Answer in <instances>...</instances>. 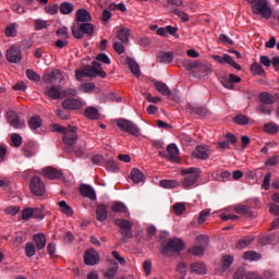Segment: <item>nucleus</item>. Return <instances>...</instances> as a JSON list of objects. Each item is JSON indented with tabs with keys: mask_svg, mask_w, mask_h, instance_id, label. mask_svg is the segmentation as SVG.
I'll return each instance as SVG.
<instances>
[{
	"mask_svg": "<svg viewBox=\"0 0 279 279\" xmlns=\"http://www.w3.org/2000/svg\"><path fill=\"white\" fill-rule=\"evenodd\" d=\"M181 175H184L181 186L186 191H191V189L197 186V182H199V179L202 178V170L193 167L181 169Z\"/></svg>",
	"mask_w": 279,
	"mask_h": 279,
	"instance_id": "obj_1",
	"label": "nucleus"
},
{
	"mask_svg": "<svg viewBox=\"0 0 279 279\" xmlns=\"http://www.w3.org/2000/svg\"><path fill=\"white\" fill-rule=\"evenodd\" d=\"M250 3L253 14L256 16H262V19L269 20L274 14L271 9V3L269 0H245Z\"/></svg>",
	"mask_w": 279,
	"mask_h": 279,
	"instance_id": "obj_2",
	"label": "nucleus"
},
{
	"mask_svg": "<svg viewBox=\"0 0 279 279\" xmlns=\"http://www.w3.org/2000/svg\"><path fill=\"white\" fill-rule=\"evenodd\" d=\"M52 131L59 132V134H63L64 145L72 146L77 143V128L75 126L64 128L59 124H53Z\"/></svg>",
	"mask_w": 279,
	"mask_h": 279,
	"instance_id": "obj_3",
	"label": "nucleus"
},
{
	"mask_svg": "<svg viewBox=\"0 0 279 279\" xmlns=\"http://www.w3.org/2000/svg\"><path fill=\"white\" fill-rule=\"evenodd\" d=\"M117 125L120 128L121 132H124L125 134L136 136L137 138L141 136V128L128 119H118Z\"/></svg>",
	"mask_w": 279,
	"mask_h": 279,
	"instance_id": "obj_4",
	"label": "nucleus"
},
{
	"mask_svg": "<svg viewBox=\"0 0 279 279\" xmlns=\"http://www.w3.org/2000/svg\"><path fill=\"white\" fill-rule=\"evenodd\" d=\"M114 223L120 228V233L122 234V243H125L128 239H132V221L125 220L123 218H118L114 220Z\"/></svg>",
	"mask_w": 279,
	"mask_h": 279,
	"instance_id": "obj_5",
	"label": "nucleus"
},
{
	"mask_svg": "<svg viewBox=\"0 0 279 279\" xmlns=\"http://www.w3.org/2000/svg\"><path fill=\"white\" fill-rule=\"evenodd\" d=\"M85 71V77H97L99 75L100 77H106V71L101 69V63L94 61L90 65H87L84 68Z\"/></svg>",
	"mask_w": 279,
	"mask_h": 279,
	"instance_id": "obj_6",
	"label": "nucleus"
},
{
	"mask_svg": "<svg viewBox=\"0 0 279 279\" xmlns=\"http://www.w3.org/2000/svg\"><path fill=\"white\" fill-rule=\"evenodd\" d=\"M7 60L11 62V64H21L23 60V52H21V48L17 46H12L7 50Z\"/></svg>",
	"mask_w": 279,
	"mask_h": 279,
	"instance_id": "obj_7",
	"label": "nucleus"
},
{
	"mask_svg": "<svg viewBox=\"0 0 279 279\" xmlns=\"http://www.w3.org/2000/svg\"><path fill=\"white\" fill-rule=\"evenodd\" d=\"M29 186L33 195H36L37 197H43V195H45V182H43V179L39 177H34L31 180Z\"/></svg>",
	"mask_w": 279,
	"mask_h": 279,
	"instance_id": "obj_8",
	"label": "nucleus"
},
{
	"mask_svg": "<svg viewBox=\"0 0 279 279\" xmlns=\"http://www.w3.org/2000/svg\"><path fill=\"white\" fill-rule=\"evenodd\" d=\"M7 121L15 130H23L25 128V121L21 120L19 114L12 110L7 112Z\"/></svg>",
	"mask_w": 279,
	"mask_h": 279,
	"instance_id": "obj_9",
	"label": "nucleus"
},
{
	"mask_svg": "<svg viewBox=\"0 0 279 279\" xmlns=\"http://www.w3.org/2000/svg\"><path fill=\"white\" fill-rule=\"evenodd\" d=\"M211 58L215 60V62H218V64H230V66L235 69V71H241V65L236 63V61L232 60L230 54H223V57L214 54Z\"/></svg>",
	"mask_w": 279,
	"mask_h": 279,
	"instance_id": "obj_10",
	"label": "nucleus"
},
{
	"mask_svg": "<svg viewBox=\"0 0 279 279\" xmlns=\"http://www.w3.org/2000/svg\"><path fill=\"white\" fill-rule=\"evenodd\" d=\"M44 95L49 97V99L58 100L64 97V92L60 86H48L44 89Z\"/></svg>",
	"mask_w": 279,
	"mask_h": 279,
	"instance_id": "obj_11",
	"label": "nucleus"
},
{
	"mask_svg": "<svg viewBox=\"0 0 279 279\" xmlns=\"http://www.w3.org/2000/svg\"><path fill=\"white\" fill-rule=\"evenodd\" d=\"M182 250H184V242L178 238H174L168 241L162 254H165V252H182Z\"/></svg>",
	"mask_w": 279,
	"mask_h": 279,
	"instance_id": "obj_12",
	"label": "nucleus"
},
{
	"mask_svg": "<svg viewBox=\"0 0 279 279\" xmlns=\"http://www.w3.org/2000/svg\"><path fill=\"white\" fill-rule=\"evenodd\" d=\"M64 110H80L86 106L85 101H82L80 99H66L62 104Z\"/></svg>",
	"mask_w": 279,
	"mask_h": 279,
	"instance_id": "obj_13",
	"label": "nucleus"
},
{
	"mask_svg": "<svg viewBox=\"0 0 279 279\" xmlns=\"http://www.w3.org/2000/svg\"><path fill=\"white\" fill-rule=\"evenodd\" d=\"M194 158H198V160H207L208 156H210V149L208 146L198 145L193 151Z\"/></svg>",
	"mask_w": 279,
	"mask_h": 279,
	"instance_id": "obj_14",
	"label": "nucleus"
},
{
	"mask_svg": "<svg viewBox=\"0 0 279 279\" xmlns=\"http://www.w3.org/2000/svg\"><path fill=\"white\" fill-rule=\"evenodd\" d=\"M85 265H97L99 263V253L95 250H88L84 255Z\"/></svg>",
	"mask_w": 279,
	"mask_h": 279,
	"instance_id": "obj_15",
	"label": "nucleus"
},
{
	"mask_svg": "<svg viewBox=\"0 0 279 279\" xmlns=\"http://www.w3.org/2000/svg\"><path fill=\"white\" fill-rule=\"evenodd\" d=\"M240 82L241 78L234 74H230L229 77L221 78L222 86L229 90H232V88H234V84H239Z\"/></svg>",
	"mask_w": 279,
	"mask_h": 279,
	"instance_id": "obj_16",
	"label": "nucleus"
},
{
	"mask_svg": "<svg viewBox=\"0 0 279 279\" xmlns=\"http://www.w3.org/2000/svg\"><path fill=\"white\" fill-rule=\"evenodd\" d=\"M43 173L45 178H48V180H60L62 178V171L58 170L53 167H47L43 170Z\"/></svg>",
	"mask_w": 279,
	"mask_h": 279,
	"instance_id": "obj_17",
	"label": "nucleus"
},
{
	"mask_svg": "<svg viewBox=\"0 0 279 279\" xmlns=\"http://www.w3.org/2000/svg\"><path fill=\"white\" fill-rule=\"evenodd\" d=\"M80 191L83 197H87L88 199H92V202H95V199H97V194L95 193V189H93V186L82 184Z\"/></svg>",
	"mask_w": 279,
	"mask_h": 279,
	"instance_id": "obj_18",
	"label": "nucleus"
},
{
	"mask_svg": "<svg viewBox=\"0 0 279 279\" xmlns=\"http://www.w3.org/2000/svg\"><path fill=\"white\" fill-rule=\"evenodd\" d=\"M76 21L78 23H90L93 21V16L90 15V12L86 9H78L76 11Z\"/></svg>",
	"mask_w": 279,
	"mask_h": 279,
	"instance_id": "obj_19",
	"label": "nucleus"
},
{
	"mask_svg": "<svg viewBox=\"0 0 279 279\" xmlns=\"http://www.w3.org/2000/svg\"><path fill=\"white\" fill-rule=\"evenodd\" d=\"M175 59V56L173 51H168V52H159L157 60L158 62H161V64H171L173 60Z\"/></svg>",
	"mask_w": 279,
	"mask_h": 279,
	"instance_id": "obj_20",
	"label": "nucleus"
},
{
	"mask_svg": "<svg viewBox=\"0 0 279 279\" xmlns=\"http://www.w3.org/2000/svg\"><path fill=\"white\" fill-rule=\"evenodd\" d=\"M111 210L113 213H119L120 215H124V217H130V210H128V206L122 202H114L111 206Z\"/></svg>",
	"mask_w": 279,
	"mask_h": 279,
	"instance_id": "obj_21",
	"label": "nucleus"
},
{
	"mask_svg": "<svg viewBox=\"0 0 279 279\" xmlns=\"http://www.w3.org/2000/svg\"><path fill=\"white\" fill-rule=\"evenodd\" d=\"M117 38L122 43H130V28L125 26L117 27Z\"/></svg>",
	"mask_w": 279,
	"mask_h": 279,
	"instance_id": "obj_22",
	"label": "nucleus"
},
{
	"mask_svg": "<svg viewBox=\"0 0 279 279\" xmlns=\"http://www.w3.org/2000/svg\"><path fill=\"white\" fill-rule=\"evenodd\" d=\"M130 178L134 184H141V182H145V173H143V171H141L138 168L131 170Z\"/></svg>",
	"mask_w": 279,
	"mask_h": 279,
	"instance_id": "obj_23",
	"label": "nucleus"
},
{
	"mask_svg": "<svg viewBox=\"0 0 279 279\" xmlns=\"http://www.w3.org/2000/svg\"><path fill=\"white\" fill-rule=\"evenodd\" d=\"M167 151L168 160H172V162H178V156H180V149H178V146L175 144H170L167 147Z\"/></svg>",
	"mask_w": 279,
	"mask_h": 279,
	"instance_id": "obj_24",
	"label": "nucleus"
},
{
	"mask_svg": "<svg viewBox=\"0 0 279 279\" xmlns=\"http://www.w3.org/2000/svg\"><path fill=\"white\" fill-rule=\"evenodd\" d=\"M96 219L97 221H106L108 219V207L106 205L104 204L97 205Z\"/></svg>",
	"mask_w": 279,
	"mask_h": 279,
	"instance_id": "obj_25",
	"label": "nucleus"
},
{
	"mask_svg": "<svg viewBox=\"0 0 279 279\" xmlns=\"http://www.w3.org/2000/svg\"><path fill=\"white\" fill-rule=\"evenodd\" d=\"M33 241L35 242L37 250H45V247H47V236L45 233L35 234Z\"/></svg>",
	"mask_w": 279,
	"mask_h": 279,
	"instance_id": "obj_26",
	"label": "nucleus"
},
{
	"mask_svg": "<svg viewBox=\"0 0 279 279\" xmlns=\"http://www.w3.org/2000/svg\"><path fill=\"white\" fill-rule=\"evenodd\" d=\"M58 77H60V71L52 70L51 72H46L44 74L43 82H45V84H53Z\"/></svg>",
	"mask_w": 279,
	"mask_h": 279,
	"instance_id": "obj_27",
	"label": "nucleus"
},
{
	"mask_svg": "<svg viewBox=\"0 0 279 279\" xmlns=\"http://www.w3.org/2000/svg\"><path fill=\"white\" fill-rule=\"evenodd\" d=\"M232 263H234V257L232 255H225L221 259L220 265V274H223V271H228L229 267H232Z\"/></svg>",
	"mask_w": 279,
	"mask_h": 279,
	"instance_id": "obj_28",
	"label": "nucleus"
},
{
	"mask_svg": "<svg viewBox=\"0 0 279 279\" xmlns=\"http://www.w3.org/2000/svg\"><path fill=\"white\" fill-rule=\"evenodd\" d=\"M154 84H155V88H156V90H158V93H160L165 97H170L171 89L169 88V86H167V84H165L160 81H155Z\"/></svg>",
	"mask_w": 279,
	"mask_h": 279,
	"instance_id": "obj_29",
	"label": "nucleus"
},
{
	"mask_svg": "<svg viewBox=\"0 0 279 279\" xmlns=\"http://www.w3.org/2000/svg\"><path fill=\"white\" fill-rule=\"evenodd\" d=\"M38 151V146L34 142H28L24 147V156L32 158Z\"/></svg>",
	"mask_w": 279,
	"mask_h": 279,
	"instance_id": "obj_30",
	"label": "nucleus"
},
{
	"mask_svg": "<svg viewBox=\"0 0 279 279\" xmlns=\"http://www.w3.org/2000/svg\"><path fill=\"white\" fill-rule=\"evenodd\" d=\"M58 206L60 207V210L63 215H65L66 217H73V208H71V206H69V204L65 201H60L58 203Z\"/></svg>",
	"mask_w": 279,
	"mask_h": 279,
	"instance_id": "obj_31",
	"label": "nucleus"
},
{
	"mask_svg": "<svg viewBox=\"0 0 279 279\" xmlns=\"http://www.w3.org/2000/svg\"><path fill=\"white\" fill-rule=\"evenodd\" d=\"M191 271L192 274H199L201 276H204L207 271V268L204 263H194L191 265Z\"/></svg>",
	"mask_w": 279,
	"mask_h": 279,
	"instance_id": "obj_32",
	"label": "nucleus"
},
{
	"mask_svg": "<svg viewBox=\"0 0 279 279\" xmlns=\"http://www.w3.org/2000/svg\"><path fill=\"white\" fill-rule=\"evenodd\" d=\"M180 63L186 71H195V69H198L199 66V62L191 61L189 59H183L180 61Z\"/></svg>",
	"mask_w": 279,
	"mask_h": 279,
	"instance_id": "obj_33",
	"label": "nucleus"
},
{
	"mask_svg": "<svg viewBox=\"0 0 279 279\" xmlns=\"http://www.w3.org/2000/svg\"><path fill=\"white\" fill-rule=\"evenodd\" d=\"M110 264L111 267L104 272L105 278H113L114 276H117V271H119V264L117 262L110 260Z\"/></svg>",
	"mask_w": 279,
	"mask_h": 279,
	"instance_id": "obj_34",
	"label": "nucleus"
},
{
	"mask_svg": "<svg viewBox=\"0 0 279 279\" xmlns=\"http://www.w3.org/2000/svg\"><path fill=\"white\" fill-rule=\"evenodd\" d=\"M85 117L92 119V121H97L99 119V110L95 107H88L85 110Z\"/></svg>",
	"mask_w": 279,
	"mask_h": 279,
	"instance_id": "obj_35",
	"label": "nucleus"
},
{
	"mask_svg": "<svg viewBox=\"0 0 279 279\" xmlns=\"http://www.w3.org/2000/svg\"><path fill=\"white\" fill-rule=\"evenodd\" d=\"M73 10H75V5H73L71 2H62L59 7V12L64 15L71 14Z\"/></svg>",
	"mask_w": 279,
	"mask_h": 279,
	"instance_id": "obj_36",
	"label": "nucleus"
},
{
	"mask_svg": "<svg viewBox=\"0 0 279 279\" xmlns=\"http://www.w3.org/2000/svg\"><path fill=\"white\" fill-rule=\"evenodd\" d=\"M16 29H19V24L16 23L9 24L5 28V36L8 38H14L17 34Z\"/></svg>",
	"mask_w": 279,
	"mask_h": 279,
	"instance_id": "obj_37",
	"label": "nucleus"
},
{
	"mask_svg": "<svg viewBox=\"0 0 279 279\" xmlns=\"http://www.w3.org/2000/svg\"><path fill=\"white\" fill-rule=\"evenodd\" d=\"M160 186L162 189H178L180 186V183L178 180H161Z\"/></svg>",
	"mask_w": 279,
	"mask_h": 279,
	"instance_id": "obj_38",
	"label": "nucleus"
},
{
	"mask_svg": "<svg viewBox=\"0 0 279 279\" xmlns=\"http://www.w3.org/2000/svg\"><path fill=\"white\" fill-rule=\"evenodd\" d=\"M28 125L31 130H38V128L43 125V119H40L38 116H34L29 119Z\"/></svg>",
	"mask_w": 279,
	"mask_h": 279,
	"instance_id": "obj_39",
	"label": "nucleus"
},
{
	"mask_svg": "<svg viewBox=\"0 0 279 279\" xmlns=\"http://www.w3.org/2000/svg\"><path fill=\"white\" fill-rule=\"evenodd\" d=\"M259 100L265 105V106H271L274 104V96L271 94L264 92L259 95Z\"/></svg>",
	"mask_w": 279,
	"mask_h": 279,
	"instance_id": "obj_40",
	"label": "nucleus"
},
{
	"mask_svg": "<svg viewBox=\"0 0 279 279\" xmlns=\"http://www.w3.org/2000/svg\"><path fill=\"white\" fill-rule=\"evenodd\" d=\"M129 68L131 69V73H133V75H135L136 77H141V66L138 65V63H136V61L130 59Z\"/></svg>",
	"mask_w": 279,
	"mask_h": 279,
	"instance_id": "obj_41",
	"label": "nucleus"
},
{
	"mask_svg": "<svg viewBox=\"0 0 279 279\" xmlns=\"http://www.w3.org/2000/svg\"><path fill=\"white\" fill-rule=\"evenodd\" d=\"M81 32L87 36H93V34H95V25L90 23H83L81 24Z\"/></svg>",
	"mask_w": 279,
	"mask_h": 279,
	"instance_id": "obj_42",
	"label": "nucleus"
},
{
	"mask_svg": "<svg viewBox=\"0 0 279 279\" xmlns=\"http://www.w3.org/2000/svg\"><path fill=\"white\" fill-rule=\"evenodd\" d=\"M264 132H266V134H278L279 126L277 123L274 122L265 124Z\"/></svg>",
	"mask_w": 279,
	"mask_h": 279,
	"instance_id": "obj_43",
	"label": "nucleus"
},
{
	"mask_svg": "<svg viewBox=\"0 0 279 279\" xmlns=\"http://www.w3.org/2000/svg\"><path fill=\"white\" fill-rule=\"evenodd\" d=\"M251 71L253 75H265V69L256 61L251 65Z\"/></svg>",
	"mask_w": 279,
	"mask_h": 279,
	"instance_id": "obj_44",
	"label": "nucleus"
},
{
	"mask_svg": "<svg viewBox=\"0 0 279 279\" xmlns=\"http://www.w3.org/2000/svg\"><path fill=\"white\" fill-rule=\"evenodd\" d=\"M252 241H254V238L252 236H246L242 240H240L236 244L238 250H245L247 245H252Z\"/></svg>",
	"mask_w": 279,
	"mask_h": 279,
	"instance_id": "obj_45",
	"label": "nucleus"
},
{
	"mask_svg": "<svg viewBox=\"0 0 279 279\" xmlns=\"http://www.w3.org/2000/svg\"><path fill=\"white\" fill-rule=\"evenodd\" d=\"M25 254L27 258H32V256H36V245L34 243L28 242L25 244Z\"/></svg>",
	"mask_w": 279,
	"mask_h": 279,
	"instance_id": "obj_46",
	"label": "nucleus"
},
{
	"mask_svg": "<svg viewBox=\"0 0 279 279\" xmlns=\"http://www.w3.org/2000/svg\"><path fill=\"white\" fill-rule=\"evenodd\" d=\"M243 258H244V260H260L262 256H260V254H258L254 251H247L244 253Z\"/></svg>",
	"mask_w": 279,
	"mask_h": 279,
	"instance_id": "obj_47",
	"label": "nucleus"
},
{
	"mask_svg": "<svg viewBox=\"0 0 279 279\" xmlns=\"http://www.w3.org/2000/svg\"><path fill=\"white\" fill-rule=\"evenodd\" d=\"M230 171H222L215 175V180L217 182H228V180H230Z\"/></svg>",
	"mask_w": 279,
	"mask_h": 279,
	"instance_id": "obj_48",
	"label": "nucleus"
},
{
	"mask_svg": "<svg viewBox=\"0 0 279 279\" xmlns=\"http://www.w3.org/2000/svg\"><path fill=\"white\" fill-rule=\"evenodd\" d=\"M11 143L13 147H21L23 145V137L19 133H14L11 135Z\"/></svg>",
	"mask_w": 279,
	"mask_h": 279,
	"instance_id": "obj_49",
	"label": "nucleus"
},
{
	"mask_svg": "<svg viewBox=\"0 0 279 279\" xmlns=\"http://www.w3.org/2000/svg\"><path fill=\"white\" fill-rule=\"evenodd\" d=\"M206 247L203 245H195L193 246L190 252L194 255V256H203L204 252H205Z\"/></svg>",
	"mask_w": 279,
	"mask_h": 279,
	"instance_id": "obj_50",
	"label": "nucleus"
},
{
	"mask_svg": "<svg viewBox=\"0 0 279 279\" xmlns=\"http://www.w3.org/2000/svg\"><path fill=\"white\" fill-rule=\"evenodd\" d=\"M57 36H59V38H63L64 40H69V38H70L69 27L63 26V27L59 28L57 31Z\"/></svg>",
	"mask_w": 279,
	"mask_h": 279,
	"instance_id": "obj_51",
	"label": "nucleus"
},
{
	"mask_svg": "<svg viewBox=\"0 0 279 279\" xmlns=\"http://www.w3.org/2000/svg\"><path fill=\"white\" fill-rule=\"evenodd\" d=\"M26 77H28L32 82H40V75L36 73L34 70H26Z\"/></svg>",
	"mask_w": 279,
	"mask_h": 279,
	"instance_id": "obj_52",
	"label": "nucleus"
},
{
	"mask_svg": "<svg viewBox=\"0 0 279 279\" xmlns=\"http://www.w3.org/2000/svg\"><path fill=\"white\" fill-rule=\"evenodd\" d=\"M49 27V24L45 20H35V29L40 31V29H47Z\"/></svg>",
	"mask_w": 279,
	"mask_h": 279,
	"instance_id": "obj_53",
	"label": "nucleus"
},
{
	"mask_svg": "<svg viewBox=\"0 0 279 279\" xmlns=\"http://www.w3.org/2000/svg\"><path fill=\"white\" fill-rule=\"evenodd\" d=\"M80 90L82 93H93L95 90V84L94 83H85L80 86Z\"/></svg>",
	"mask_w": 279,
	"mask_h": 279,
	"instance_id": "obj_54",
	"label": "nucleus"
},
{
	"mask_svg": "<svg viewBox=\"0 0 279 279\" xmlns=\"http://www.w3.org/2000/svg\"><path fill=\"white\" fill-rule=\"evenodd\" d=\"M234 122L238 123V125H247L250 123V119H247L246 116L240 114L234 118Z\"/></svg>",
	"mask_w": 279,
	"mask_h": 279,
	"instance_id": "obj_55",
	"label": "nucleus"
},
{
	"mask_svg": "<svg viewBox=\"0 0 279 279\" xmlns=\"http://www.w3.org/2000/svg\"><path fill=\"white\" fill-rule=\"evenodd\" d=\"M174 14L177 16H179V19H181V21H183V23H189V13H186L180 9H175Z\"/></svg>",
	"mask_w": 279,
	"mask_h": 279,
	"instance_id": "obj_56",
	"label": "nucleus"
},
{
	"mask_svg": "<svg viewBox=\"0 0 279 279\" xmlns=\"http://www.w3.org/2000/svg\"><path fill=\"white\" fill-rule=\"evenodd\" d=\"M46 14H50V16H56L58 14V4H50L45 8Z\"/></svg>",
	"mask_w": 279,
	"mask_h": 279,
	"instance_id": "obj_57",
	"label": "nucleus"
},
{
	"mask_svg": "<svg viewBox=\"0 0 279 279\" xmlns=\"http://www.w3.org/2000/svg\"><path fill=\"white\" fill-rule=\"evenodd\" d=\"M173 210L175 215H183L184 210H186V206L184 203H177L173 205Z\"/></svg>",
	"mask_w": 279,
	"mask_h": 279,
	"instance_id": "obj_58",
	"label": "nucleus"
},
{
	"mask_svg": "<svg viewBox=\"0 0 279 279\" xmlns=\"http://www.w3.org/2000/svg\"><path fill=\"white\" fill-rule=\"evenodd\" d=\"M177 271L180 278H184V276H186V264L179 263L177 266Z\"/></svg>",
	"mask_w": 279,
	"mask_h": 279,
	"instance_id": "obj_59",
	"label": "nucleus"
},
{
	"mask_svg": "<svg viewBox=\"0 0 279 279\" xmlns=\"http://www.w3.org/2000/svg\"><path fill=\"white\" fill-rule=\"evenodd\" d=\"M107 169H109L112 173H117L119 171V163L114 160H109L107 162Z\"/></svg>",
	"mask_w": 279,
	"mask_h": 279,
	"instance_id": "obj_60",
	"label": "nucleus"
},
{
	"mask_svg": "<svg viewBox=\"0 0 279 279\" xmlns=\"http://www.w3.org/2000/svg\"><path fill=\"white\" fill-rule=\"evenodd\" d=\"M209 216H210V209H205L201 211L198 216V223H204V221H206V219H208Z\"/></svg>",
	"mask_w": 279,
	"mask_h": 279,
	"instance_id": "obj_61",
	"label": "nucleus"
},
{
	"mask_svg": "<svg viewBox=\"0 0 279 279\" xmlns=\"http://www.w3.org/2000/svg\"><path fill=\"white\" fill-rule=\"evenodd\" d=\"M196 242L199 243V245L208 247V243H209L208 235H198L196 238Z\"/></svg>",
	"mask_w": 279,
	"mask_h": 279,
	"instance_id": "obj_62",
	"label": "nucleus"
},
{
	"mask_svg": "<svg viewBox=\"0 0 279 279\" xmlns=\"http://www.w3.org/2000/svg\"><path fill=\"white\" fill-rule=\"evenodd\" d=\"M96 60H98V62H102L104 64H110V57H108V54L106 53H99L96 57Z\"/></svg>",
	"mask_w": 279,
	"mask_h": 279,
	"instance_id": "obj_63",
	"label": "nucleus"
},
{
	"mask_svg": "<svg viewBox=\"0 0 279 279\" xmlns=\"http://www.w3.org/2000/svg\"><path fill=\"white\" fill-rule=\"evenodd\" d=\"M245 276V279H263V277H260V275H258L257 272L254 271H248V272H244L243 278Z\"/></svg>",
	"mask_w": 279,
	"mask_h": 279,
	"instance_id": "obj_64",
	"label": "nucleus"
}]
</instances>
